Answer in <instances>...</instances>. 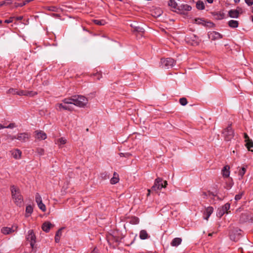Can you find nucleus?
<instances>
[{"label": "nucleus", "mask_w": 253, "mask_h": 253, "mask_svg": "<svg viewBox=\"0 0 253 253\" xmlns=\"http://www.w3.org/2000/svg\"><path fill=\"white\" fill-rule=\"evenodd\" d=\"M228 15L231 18H238L239 16V12L237 9H231L228 12Z\"/></svg>", "instance_id": "obj_18"}, {"label": "nucleus", "mask_w": 253, "mask_h": 253, "mask_svg": "<svg viewBox=\"0 0 253 253\" xmlns=\"http://www.w3.org/2000/svg\"><path fill=\"white\" fill-rule=\"evenodd\" d=\"M37 93L32 91H26V96H33Z\"/></svg>", "instance_id": "obj_40"}, {"label": "nucleus", "mask_w": 253, "mask_h": 253, "mask_svg": "<svg viewBox=\"0 0 253 253\" xmlns=\"http://www.w3.org/2000/svg\"><path fill=\"white\" fill-rule=\"evenodd\" d=\"M241 230L238 229L232 230L229 233L230 239L234 242H237L241 238Z\"/></svg>", "instance_id": "obj_6"}, {"label": "nucleus", "mask_w": 253, "mask_h": 253, "mask_svg": "<svg viewBox=\"0 0 253 253\" xmlns=\"http://www.w3.org/2000/svg\"><path fill=\"white\" fill-rule=\"evenodd\" d=\"M245 2L249 5L251 6L253 4V0H245Z\"/></svg>", "instance_id": "obj_49"}, {"label": "nucleus", "mask_w": 253, "mask_h": 253, "mask_svg": "<svg viewBox=\"0 0 253 253\" xmlns=\"http://www.w3.org/2000/svg\"><path fill=\"white\" fill-rule=\"evenodd\" d=\"M168 184L167 181H163L161 178L158 177L155 180L154 184L152 187L151 190L152 191H156L158 190L161 189L162 188H165Z\"/></svg>", "instance_id": "obj_3"}, {"label": "nucleus", "mask_w": 253, "mask_h": 253, "mask_svg": "<svg viewBox=\"0 0 253 253\" xmlns=\"http://www.w3.org/2000/svg\"><path fill=\"white\" fill-rule=\"evenodd\" d=\"M35 138L38 140H44L46 138V134L43 131L37 130L35 131Z\"/></svg>", "instance_id": "obj_10"}, {"label": "nucleus", "mask_w": 253, "mask_h": 253, "mask_svg": "<svg viewBox=\"0 0 253 253\" xmlns=\"http://www.w3.org/2000/svg\"><path fill=\"white\" fill-rule=\"evenodd\" d=\"M17 135H8L7 138L11 140H13L15 139H16Z\"/></svg>", "instance_id": "obj_47"}, {"label": "nucleus", "mask_w": 253, "mask_h": 253, "mask_svg": "<svg viewBox=\"0 0 253 253\" xmlns=\"http://www.w3.org/2000/svg\"><path fill=\"white\" fill-rule=\"evenodd\" d=\"M39 208L42 211H46V207L44 204L42 202L38 204Z\"/></svg>", "instance_id": "obj_37"}, {"label": "nucleus", "mask_w": 253, "mask_h": 253, "mask_svg": "<svg viewBox=\"0 0 253 253\" xmlns=\"http://www.w3.org/2000/svg\"><path fill=\"white\" fill-rule=\"evenodd\" d=\"M225 212L221 209L218 212L217 215L219 217H221Z\"/></svg>", "instance_id": "obj_51"}, {"label": "nucleus", "mask_w": 253, "mask_h": 253, "mask_svg": "<svg viewBox=\"0 0 253 253\" xmlns=\"http://www.w3.org/2000/svg\"><path fill=\"white\" fill-rule=\"evenodd\" d=\"M101 177H102V178H104V179H107V178H109V177L108 174L106 172L102 173Z\"/></svg>", "instance_id": "obj_50"}, {"label": "nucleus", "mask_w": 253, "mask_h": 253, "mask_svg": "<svg viewBox=\"0 0 253 253\" xmlns=\"http://www.w3.org/2000/svg\"><path fill=\"white\" fill-rule=\"evenodd\" d=\"M67 142V140L65 138L63 137H61L58 138L55 140V143L58 145L59 146L61 145H63L66 144Z\"/></svg>", "instance_id": "obj_26"}, {"label": "nucleus", "mask_w": 253, "mask_h": 253, "mask_svg": "<svg viewBox=\"0 0 253 253\" xmlns=\"http://www.w3.org/2000/svg\"><path fill=\"white\" fill-rule=\"evenodd\" d=\"M17 89L13 88H9L7 91V94H11L13 95L17 94Z\"/></svg>", "instance_id": "obj_32"}, {"label": "nucleus", "mask_w": 253, "mask_h": 253, "mask_svg": "<svg viewBox=\"0 0 253 253\" xmlns=\"http://www.w3.org/2000/svg\"><path fill=\"white\" fill-rule=\"evenodd\" d=\"M14 18H15L16 19V20L19 21V20H21L22 19L23 17L22 16H19V17H14Z\"/></svg>", "instance_id": "obj_54"}, {"label": "nucleus", "mask_w": 253, "mask_h": 253, "mask_svg": "<svg viewBox=\"0 0 253 253\" xmlns=\"http://www.w3.org/2000/svg\"><path fill=\"white\" fill-rule=\"evenodd\" d=\"M134 220H134V223L137 224L138 223V219L137 218L134 217Z\"/></svg>", "instance_id": "obj_55"}, {"label": "nucleus", "mask_w": 253, "mask_h": 253, "mask_svg": "<svg viewBox=\"0 0 253 253\" xmlns=\"http://www.w3.org/2000/svg\"><path fill=\"white\" fill-rule=\"evenodd\" d=\"M33 208L31 205H28L26 208L25 216L28 217L33 212Z\"/></svg>", "instance_id": "obj_27"}, {"label": "nucleus", "mask_w": 253, "mask_h": 253, "mask_svg": "<svg viewBox=\"0 0 253 253\" xmlns=\"http://www.w3.org/2000/svg\"><path fill=\"white\" fill-rule=\"evenodd\" d=\"M139 237L142 240H145L148 238V235L147 231L145 230H142L139 233Z\"/></svg>", "instance_id": "obj_24"}, {"label": "nucleus", "mask_w": 253, "mask_h": 253, "mask_svg": "<svg viewBox=\"0 0 253 253\" xmlns=\"http://www.w3.org/2000/svg\"><path fill=\"white\" fill-rule=\"evenodd\" d=\"M179 103L182 106H185L187 104V100L186 98L182 97L180 98Z\"/></svg>", "instance_id": "obj_35"}, {"label": "nucleus", "mask_w": 253, "mask_h": 253, "mask_svg": "<svg viewBox=\"0 0 253 253\" xmlns=\"http://www.w3.org/2000/svg\"><path fill=\"white\" fill-rule=\"evenodd\" d=\"M47 9L49 11H54V12H57V10H58V8L57 7L54 6H48L47 7Z\"/></svg>", "instance_id": "obj_39"}, {"label": "nucleus", "mask_w": 253, "mask_h": 253, "mask_svg": "<svg viewBox=\"0 0 253 253\" xmlns=\"http://www.w3.org/2000/svg\"><path fill=\"white\" fill-rule=\"evenodd\" d=\"M246 171V169L245 168L243 167L241 168V169H240L239 171V175H240L241 177H242L245 173Z\"/></svg>", "instance_id": "obj_38"}, {"label": "nucleus", "mask_w": 253, "mask_h": 253, "mask_svg": "<svg viewBox=\"0 0 253 253\" xmlns=\"http://www.w3.org/2000/svg\"><path fill=\"white\" fill-rule=\"evenodd\" d=\"M230 205L228 203L225 204L222 208V210L226 213L230 209Z\"/></svg>", "instance_id": "obj_34"}, {"label": "nucleus", "mask_w": 253, "mask_h": 253, "mask_svg": "<svg viewBox=\"0 0 253 253\" xmlns=\"http://www.w3.org/2000/svg\"><path fill=\"white\" fill-rule=\"evenodd\" d=\"M243 195V192H242L239 194L236 195L235 197V200L237 201L240 200L242 198Z\"/></svg>", "instance_id": "obj_44"}, {"label": "nucleus", "mask_w": 253, "mask_h": 253, "mask_svg": "<svg viewBox=\"0 0 253 253\" xmlns=\"http://www.w3.org/2000/svg\"><path fill=\"white\" fill-rule=\"evenodd\" d=\"M195 22L198 24H202L205 25L204 20H203L202 18H197L195 19Z\"/></svg>", "instance_id": "obj_41"}, {"label": "nucleus", "mask_w": 253, "mask_h": 253, "mask_svg": "<svg viewBox=\"0 0 253 253\" xmlns=\"http://www.w3.org/2000/svg\"><path fill=\"white\" fill-rule=\"evenodd\" d=\"M213 209L211 207H209L206 208L205 211H204V214L206 216L205 217V219L206 220H208V218L211 216V214L213 212Z\"/></svg>", "instance_id": "obj_17"}, {"label": "nucleus", "mask_w": 253, "mask_h": 253, "mask_svg": "<svg viewBox=\"0 0 253 253\" xmlns=\"http://www.w3.org/2000/svg\"><path fill=\"white\" fill-rule=\"evenodd\" d=\"M210 195H212V196H215V195H214V194H213V193H211L210 194Z\"/></svg>", "instance_id": "obj_59"}, {"label": "nucleus", "mask_w": 253, "mask_h": 253, "mask_svg": "<svg viewBox=\"0 0 253 253\" xmlns=\"http://www.w3.org/2000/svg\"><path fill=\"white\" fill-rule=\"evenodd\" d=\"M52 227H53V225L50 222L47 221L42 224V228L43 231L47 233L49 231L50 229Z\"/></svg>", "instance_id": "obj_13"}, {"label": "nucleus", "mask_w": 253, "mask_h": 253, "mask_svg": "<svg viewBox=\"0 0 253 253\" xmlns=\"http://www.w3.org/2000/svg\"><path fill=\"white\" fill-rule=\"evenodd\" d=\"M26 239L28 241L30 242L31 247L33 248L36 241V236L33 230H30L28 231V234L26 236Z\"/></svg>", "instance_id": "obj_8"}, {"label": "nucleus", "mask_w": 253, "mask_h": 253, "mask_svg": "<svg viewBox=\"0 0 253 253\" xmlns=\"http://www.w3.org/2000/svg\"><path fill=\"white\" fill-rule=\"evenodd\" d=\"M212 15L217 20H221L224 18V13L221 11H214L211 12Z\"/></svg>", "instance_id": "obj_14"}, {"label": "nucleus", "mask_w": 253, "mask_h": 253, "mask_svg": "<svg viewBox=\"0 0 253 253\" xmlns=\"http://www.w3.org/2000/svg\"><path fill=\"white\" fill-rule=\"evenodd\" d=\"M212 233H209V236H212Z\"/></svg>", "instance_id": "obj_62"}, {"label": "nucleus", "mask_w": 253, "mask_h": 253, "mask_svg": "<svg viewBox=\"0 0 253 253\" xmlns=\"http://www.w3.org/2000/svg\"><path fill=\"white\" fill-rule=\"evenodd\" d=\"M228 25L231 28H235L238 27L239 22L238 21L231 20L228 22Z\"/></svg>", "instance_id": "obj_23"}, {"label": "nucleus", "mask_w": 253, "mask_h": 253, "mask_svg": "<svg viewBox=\"0 0 253 253\" xmlns=\"http://www.w3.org/2000/svg\"><path fill=\"white\" fill-rule=\"evenodd\" d=\"M181 242H182L181 238H175L172 240V241L170 243V245H171V246H172L173 247H177L181 243Z\"/></svg>", "instance_id": "obj_21"}, {"label": "nucleus", "mask_w": 253, "mask_h": 253, "mask_svg": "<svg viewBox=\"0 0 253 253\" xmlns=\"http://www.w3.org/2000/svg\"><path fill=\"white\" fill-rule=\"evenodd\" d=\"M191 9V6L187 4H182L178 6L177 8L178 10H185L187 11H190Z\"/></svg>", "instance_id": "obj_19"}, {"label": "nucleus", "mask_w": 253, "mask_h": 253, "mask_svg": "<svg viewBox=\"0 0 253 253\" xmlns=\"http://www.w3.org/2000/svg\"><path fill=\"white\" fill-rule=\"evenodd\" d=\"M14 18V17H10L8 19L5 20L4 21V22L6 23H10L13 22V20Z\"/></svg>", "instance_id": "obj_52"}, {"label": "nucleus", "mask_w": 253, "mask_h": 253, "mask_svg": "<svg viewBox=\"0 0 253 253\" xmlns=\"http://www.w3.org/2000/svg\"><path fill=\"white\" fill-rule=\"evenodd\" d=\"M223 134L225 140L229 141L234 136V131L231 127V125H229L223 131Z\"/></svg>", "instance_id": "obj_5"}, {"label": "nucleus", "mask_w": 253, "mask_h": 253, "mask_svg": "<svg viewBox=\"0 0 253 253\" xmlns=\"http://www.w3.org/2000/svg\"><path fill=\"white\" fill-rule=\"evenodd\" d=\"M244 138L245 139V142L247 141H249V140H250L249 136L248 135V134L246 133H244Z\"/></svg>", "instance_id": "obj_53"}, {"label": "nucleus", "mask_w": 253, "mask_h": 253, "mask_svg": "<svg viewBox=\"0 0 253 253\" xmlns=\"http://www.w3.org/2000/svg\"><path fill=\"white\" fill-rule=\"evenodd\" d=\"M35 200H36V202L37 203V204L42 202V197H41V195L39 194V193H36V194Z\"/></svg>", "instance_id": "obj_33"}, {"label": "nucleus", "mask_w": 253, "mask_h": 253, "mask_svg": "<svg viewBox=\"0 0 253 253\" xmlns=\"http://www.w3.org/2000/svg\"><path fill=\"white\" fill-rule=\"evenodd\" d=\"M161 14H162V12H161V11H160V13H159V14L158 15V16H160V15H161Z\"/></svg>", "instance_id": "obj_60"}, {"label": "nucleus", "mask_w": 253, "mask_h": 253, "mask_svg": "<svg viewBox=\"0 0 253 253\" xmlns=\"http://www.w3.org/2000/svg\"><path fill=\"white\" fill-rule=\"evenodd\" d=\"M210 24L213 25V24L212 22H209Z\"/></svg>", "instance_id": "obj_64"}, {"label": "nucleus", "mask_w": 253, "mask_h": 253, "mask_svg": "<svg viewBox=\"0 0 253 253\" xmlns=\"http://www.w3.org/2000/svg\"><path fill=\"white\" fill-rule=\"evenodd\" d=\"M246 146L247 147V149L249 151H253V150H251V148L253 147V141L250 139L249 141H246Z\"/></svg>", "instance_id": "obj_30"}, {"label": "nucleus", "mask_w": 253, "mask_h": 253, "mask_svg": "<svg viewBox=\"0 0 253 253\" xmlns=\"http://www.w3.org/2000/svg\"><path fill=\"white\" fill-rule=\"evenodd\" d=\"M209 36L212 40H218L222 38V35L220 33L215 31L211 32L209 34Z\"/></svg>", "instance_id": "obj_12"}, {"label": "nucleus", "mask_w": 253, "mask_h": 253, "mask_svg": "<svg viewBox=\"0 0 253 253\" xmlns=\"http://www.w3.org/2000/svg\"><path fill=\"white\" fill-rule=\"evenodd\" d=\"M16 126L14 123H10L7 126H5V128H12Z\"/></svg>", "instance_id": "obj_48"}, {"label": "nucleus", "mask_w": 253, "mask_h": 253, "mask_svg": "<svg viewBox=\"0 0 253 253\" xmlns=\"http://www.w3.org/2000/svg\"><path fill=\"white\" fill-rule=\"evenodd\" d=\"M32 0H26L23 2H15L13 4L12 7L17 8L18 7H22L23 6L26 5L27 3L31 1Z\"/></svg>", "instance_id": "obj_20"}, {"label": "nucleus", "mask_w": 253, "mask_h": 253, "mask_svg": "<svg viewBox=\"0 0 253 253\" xmlns=\"http://www.w3.org/2000/svg\"><path fill=\"white\" fill-rule=\"evenodd\" d=\"M62 228L59 229L56 233L55 236V241L56 243H58L60 241V237L62 235Z\"/></svg>", "instance_id": "obj_25"}, {"label": "nucleus", "mask_w": 253, "mask_h": 253, "mask_svg": "<svg viewBox=\"0 0 253 253\" xmlns=\"http://www.w3.org/2000/svg\"><path fill=\"white\" fill-rule=\"evenodd\" d=\"M119 155L121 157H124L126 158H128L131 156V154L129 153H120Z\"/></svg>", "instance_id": "obj_43"}, {"label": "nucleus", "mask_w": 253, "mask_h": 253, "mask_svg": "<svg viewBox=\"0 0 253 253\" xmlns=\"http://www.w3.org/2000/svg\"><path fill=\"white\" fill-rule=\"evenodd\" d=\"M2 5H9L11 4H12V1L11 0H5L3 1H2Z\"/></svg>", "instance_id": "obj_45"}, {"label": "nucleus", "mask_w": 253, "mask_h": 253, "mask_svg": "<svg viewBox=\"0 0 253 253\" xmlns=\"http://www.w3.org/2000/svg\"><path fill=\"white\" fill-rule=\"evenodd\" d=\"M168 5L171 8L176 9L178 6L177 3L174 0H169L168 2Z\"/></svg>", "instance_id": "obj_29"}, {"label": "nucleus", "mask_w": 253, "mask_h": 253, "mask_svg": "<svg viewBox=\"0 0 253 253\" xmlns=\"http://www.w3.org/2000/svg\"><path fill=\"white\" fill-rule=\"evenodd\" d=\"M17 95H20V96H26V90H17Z\"/></svg>", "instance_id": "obj_46"}, {"label": "nucleus", "mask_w": 253, "mask_h": 253, "mask_svg": "<svg viewBox=\"0 0 253 253\" xmlns=\"http://www.w3.org/2000/svg\"><path fill=\"white\" fill-rule=\"evenodd\" d=\"M175 61L171 58H162L161 60V65L163 68L169 69L175 64Z\"/></svg>", "instance_id": "obj_4"}, {"label": "nucleus", "mask_w": 253, "mask_h": 253, "mask_svg": "<svg viewBox=\"0 0 253 253\" xmlns=\"http://www.w3.org/2000/svg\"><path fill=\"white\" fill-rule=\"evenodd\" d=\"M17 228V226L16 225L13 226L11 228L4 227L1 229V231L3 234L6 235L14 232Z\"/></svg>", "instance_id": "obj_11"}, {"label": "nucleus", "mask_w": 253, "mask_h": 253, "mask_svg": "<svg viewBox=\"0 0 253 253\" xmlns=\"http://www.w3.org/2000/svg\"><path fill=\"white\" fill-rule=\"evenodd\" d=\"M36 152L40 156H42L44 154V150L43 148H37Z\"/></svg>", "instance_id": "obj_36"}, {"label": "nucleus", "mask_w": 253, "mask_h": 253, "mask_svg": "<svg viewBox=\"0 0 253 253\" xmlns=\"http://www.w3.org/2000/svg\"><path fill=\"white\" fill-rule=\"evenodd\" d=\"M63 103H57L55 105V108L57 110L59 111H61L62 110H68L69 111H72L73 110V107L69 105V104H65Z\"/></svg>", "instance_id": "obj_9"}, {"label": "nucleus", "mask_w": 253, "mask_h": 253, "mask_svg": "<svg viewBox=\"0 0 253 253\" xmlns=\"http://www.w3.org/2000/svg\"><path fill=\"white\" fill-rule=\"evenodd\" d=\"M11 153L13 157L15 159H19L21 157L22 152L19 149H16L12 150Z\"/></svg>", "instance_id": "obj_15"}, {"label": "nucleus", "mask_w": 253, "mask_h": 253, "mask_svg": "<svg viewBox=\"0 0 253 253\" xmlns=\"http://www.w3.org/2000/svg\"><path fill=\"white\" fill-rule=\"evenodd\" d=\"M5 128V126L0 124V129Z\"/></svg>", "instance_id": "obj_57"}, {"label": "nucleus", "mask_w": 253, "mask_h": 253, "mask_svg": "<svg viewBox=\"0 0 253 253\" xmlns=\"http://www.w3.org/2000/svg\"><path fill=\"white\" fill-rule=\"evenodd\" d=\"M119 181V175L116 173H114L113 177L110 180V183L112 184H115L117 183Z\"/></svg>", "instance_id": "obj_22"}, {"label": "nucleus", "mask_w": 253, "mask_h": 253, "mask_svg": "<svg viewBox=\"0 0 253 253\" xmlns=\"http://www.w3.org/2000/svg\"><path fill=\"white\" fill-rule=\"evenodd\" d=\"M62 101L65 104H71L83 107L87 104L88 100L85 97L82 95H74L72 97L65 98Z\"/></svg>", "instance_id": "obj_1"}, {"label": "nucleus", "mask_w": 253, "mask_h": 253, "mask_svg": "<svg viewBox=\"0 0 253 253\" xmlns=\"http://www.w3.org/2000/svg\"><path fill=\"white\" fill-rule=\"evenodd\" d=\"M148 195H149L150 194V190H148Z\"/></svg>", "instance_id": "obj_63"}, {"label": "nucleus", "mask_w": 253, "mask_h": 253, "mask_svg": "<svg viewBox=\"0 0 253 253\" xmlns=\"http://www.w3.org/2000/svg\"><path fill=\"white\" fill-rule=\"evenodd\" d=\"M11 196L14 203L18 206L21 207L23 205V198L21 194L19 188L14 185L10 187Z\"/></svg>", "instance_id": "obj_2"}, {"label": "nucleus", "mask_w": 253, "mask_h": 253, "mask_svg": "<svg viewBox=\"0 0 253 253\" xmlns=\"http://www.w3.org/2000/svg\"><path fill=\"white\" fill-rule=\"evenodd\" d=\"M31 137V134L28 132L19 133L17 134L16 139L24 143L28 141Z\"/></svg>", "instance_id": "obj_7"}, {"label": "nucleus", "mask_w": 253, "mask_h": 253, "mask_svg": "<svg viewBox=\"0 0 253 253\" xmlns=\"http://www.w3.org/2000/svg\"><path fill=\"white\" fill-rule=\"evenodd\" d=\"M196 7L199 10H203L205 9V6L202 1L198 0L196 3Z\"/></svg>", "instance_id": "obj_28"}, {"label": "nucleus", "mask_w": 253, "mask_h": 253, "mask_svg": "<svg viewBox=\"0 0 253 253\" xmlns=\"http://www.w3.org/2000/svg\"><path fill=\"white\" fill-rule=\"evenodd\" d=\"M94 24L97 25H104L105 24V21L104 20L95 19L93 20Z\"/></svg>", "instance_id": "obj_31"}, {"label": "nucleus", "mask_w": 253, "mask_h": 253, "mask_svg": "<svg viewBox=\"0 0 253 253\" xmlns=\"http://www.w3.org/2000/svg\"><path fill=\"white\" fill-rule=\"evenodd\" d=\"M230 167L229 166L226 165L225 167H223V169H222V174L223 176L225 178H227L230 175Z\"/></svg>", "instance_id": "obj_16"}, {"label": "nucleus", "mask_w": 253, "mask_h": 253, "mask_svg": "<svg viewBox=\"0 0 253 253\" xmlns=\"http://www.w3.org/2000/svg\"><path fill=\"white\" fill-rule=\"evenodd\" d=\"M240 0H234V2H235V3H238V2H240Z\"/></svg>", "instance_id": "obj_58"}, {"label": "nucleus", "mask_w": 253, "mask_h": 253, "mask_svg": "<svg viewBox=\"0 0 253 253\" xmlns=\"http://www.w3.org/2000/svg\"><path fill=\"white\" fill-rule=\"evenodd\" d=\"M209 3H212L213 1V0H206Z\"/></svg>", "instance_id": "obj_56"}, {"label": "nucleus", "mask_w": 253, "mask_h": 253, "mask_svg": "<svg viewBox=\"0 0 253 253\" xmlns=\"http://www.w3.org/2000/svg\"><path fill=\"white\" fill-rule=\"evenodd\" d=\"M2 5H2V1H0V6H2Z\"/></svg>", "instance_id": "obj_61"}, {"label": "nucleus", "mask_w": 253, "mask_h": 253, "mask_svg": "<svg viewBox=\"0 0 253 253\" xmlns=\"http://www.w3.org/2000/svg\"><path fill=\"white\" fill-rule=\"evenodd\" d=\"M134 30L141 33H143L144 32V29L139 27H136Z\"/></svg>", "instance_id": "obj_42"}]
</instances>
